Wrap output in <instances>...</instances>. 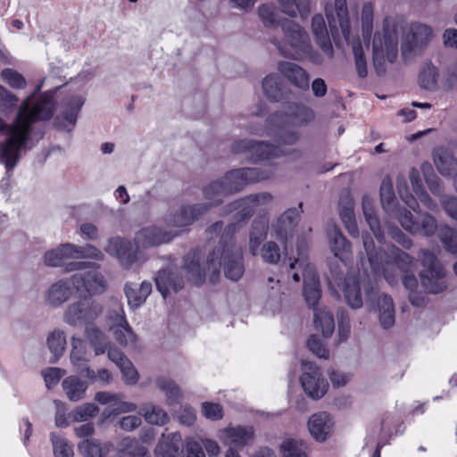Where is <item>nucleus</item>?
<instances>
[{
    "label": "nucleus",
    "instance_id": "nucleus-28",
    "mask_svg": "<svg viewBox=\"0 0 457 457\" xmlns=\"http://www.w3.org/2000/svg\"><path fill=\"white\" fill-rule=\"evenodd\" d=\"M378 312V320L381 327L385 329L392 328L395 324V306L391 296L377 292L375 301Z\"/></svg>",
    "mask_w": 457,
    "mask_h": 457
},
{
    "label": "nucleus",
    "instance_id": "nucleus-22",
    "mask_svg": "<svg viewBox=\"0 0 457 457\" xmlns=\"http://www.w3.org/2000/svg\"><path fill=\"white\" fill-rule=\"evenodd\" d=\"M208 211L209 206L206 204H195L192 205H182L177 212L170 214V216L166 219L167 226L169 228L189 226Z\"/></svg>",
    "mask_w": 457,
    "mask_h": 457
},
{
    "label": "nucleus",
    "instance_id": "nucleus-24",
    "mask_svg": "<svg viewBox=\"0 0 457 457\" xmlns=\"http://www.w3.org/2000/svg\"><path fill=\"white\" fill-rule=\"evenodd\" d=\"M307 428L317 442H325L333 432L334 420L328 412L320 411L309 418Z\"/></svg>",
    "mask_w": 457,
    "mask_h": 457
},
{
    "label": "nucleus",
    "instance_id": "nucleus-13",
    "mask_svg": "<svg viewBox=\"0 0 457 457\" xmlns=\"http://www.w3.org/2000/svg\"><path fill=\"white\" fill-rule=\"evenodd\" d=\"M104 307L96 300H79L69 304L63 313V321L71 327L95 325Z\"/></svg>",
    "mask_w": 457,
    "mask_h": 457
},
{
    "label": "nucleus",
    "instance_id": "nucleus-41",
    "mask_svg": "<svg viewBox=\"0 0 457 457\" xmlns=\"http://www.w3.org/2000/svg\"><path fill=\"white\" fill-rule=\"evenodd\" d=\"M139 415L152 425L163 426L169 421L166 411L152 403H144L140 406Z\"/></svg>",
    "mask_w": 457,
    "mask_h": 457
},
{
    "label": "nucleus",
    "instance_id": "nucleus-31",
    "mask_svg": "<svg viewBox=\"0 0 457 457\" xmlns=\"http://www.w3.org/2000/svg\"><path fill=\"white\" fill-rule=\"evenodd\" d=\"M362 212L367 224L379 244L385 243L384 231L374 209V202L369 195H364L361 202Z\"/></svg>",
    "mask_w": 457,
    "mask_h": 457
},
{
    "label": "nucleus",
    "instance_id": "nucleus-9",
    "mask_svg": "<svg viewBox=\"0 0 457 457\" xmlns=\"http://www.w3.org/2000/svg\"><path fill=\"white\" fill-rule=\"evenodd\" d=\"M398 56V35L394 29L384 26L382 31L375 33L372 41V62L378 76L386 73L388 65Z\"/></svg>",
    "mask_w": 457,
    "mask_h": 457
},
{
    "label": "nucleus",
    "instance_id": "nucleus-15",
    "mask_svg": "<svg viewBox=\"0 0 457 457\" xmlns=\"http://www.w3.org/2000/svg\"><path fill=\"white\" fill-rule=\"evenodd\" d=\"M106 325L120 345L131 346L136 345L137 337L125 318L122 306L118 302L114 303L108 312Z\"/></svg>",
    "mask_w": 457,
    "mask_h": 457
},
{
    "label": "nucleus",
    "instance_id": "nucleus-36",
    "mask_svg": "<svg viewBox=\"0 0 457 457\" xmlns=\"http://www.w3.org/2000/svg\"><path fill=\"white\" fill-rule=\"evenodd\" d=\"M257 14L263 27L270 29L282 28V23L286 20L279 16L277 7L271 4L259 5Z\"/></svg>",
    "mask_w": 457,
    "mask_h": 457
},
{
    "label": "nucleus",
    "instance_id": "nucleus-50",
    "mask_svg": "<svg viewBox=\"0 0 457 457\" xmlns=\"http://www.w3.org/2000/svg\"><path fill=\"white\" fill-rule=\"evenodd\" d=\"M155 383L157 387L165 395L167 403L173 404L179 402L182 394L179 386L173 380L165 377H159Z\"/></svg>",
    "mask_w": 457,
    "mask_h": 457
},
{
    "label": "nucleus",
    "instance_id": "nucleus-52",
    "mask_svg": "<svg viewBox=\"0 0 457 457\" xmlns=\"http://www.w3.org/2000/svg\"><path fill=\"white\" fill-rule=\"evenodd\" d=\"M438 71L432 64H426L419 74V84L426 90L435 91L437 88Z\"/></svg>",
    "mask_w": 457,
    "mask_h": 457
},
{
    "label": "nucleus",
    "instance_id": "nucleus-44",
    "mask_svg": "<svg viewBox=\"0 0 457 457\" xmlns=\"http://www.w3.org/2000/svg\"><path fill=\"white\" fill-rule=\"evenodd\" d=\"M69 400L78 402L84 397L87 384L75 376H70L63 379L62 384Z\"/></svg>",
    "mask_w": 457,
    "mask_h": 457
},
{
    "label": "nucleus",
    "instance_id": "nucleus-56",
    "mask_svg": "<svg viewBox=\"0 0 457 457\" xmlns=\"http://www.w3.org/2000/svg\"><path fill=\"white\" fill-rule=\"evenodd\" d=\"M259 254L263 262L270 264L278 263L281 257L280 248L273 241L265 243L261 248Z\"/></svg>",
    "mask_w": 457,
    "mask_h": 457
},
{
    "label": "nucleus",
    "instance_id": "nucleus-25",
    "mask_svg": "<svg viewBox=\"0 0 457 457\" xmlns=\"http://www.w3.org/2000/svg\"><path fill=\"white\" fill-rule=\"evenodd\" d=\"M278 71L295 87L303 91L309 88V74L300 65L282 61L278 63Z\"/></svg>",
    "mask_w": 457,
    "mask_h": 457
},
{
    "label": "nucleus",
    "instance_id": "nucleus-63",
    "mask_svg": "<svg viewBox=\"0 0 457 457\" xmlns=\"http://www.w3.org/2000/svg\"><path fill=\"white\" fill-rule=\"evenodd\" d=\"M337 319L339 342H345L351 333L350 318L345 311H341L337 315Z\"/></svg>",
    "mask_w": 457,
    "mask_h": 457
},
{
    "label": "nucleus",
    "instance_id": "nucleus-23",
    "mask_svg": "<svg viewBox=\"0 0 457 457\" xmlns=\"http://www.w3.org/2000/svg\"><path fill=\"white\" fill-rule=\"evenodd\" d=\"M83 104L84 98L80 96H72L66 99L61 113L56 117V126L66 131H71Z\"/></svg>",
    "mask_w": 457,
    "mask_h": 457
},
{
    "label": "nucleus",
    "instance_id": "nucleus-33",
    "mask_svg": "<svg viewBox=\"0 0 457 457\" xmlns=\"http://www.w3.org/2000/svg\"><path fill=\"white\" fill-rule=\"evenodd\" d=\"M66 345V334L62 329L54 328L48 333L46 336V346L52 354L50 358L52 363L57 362L64 354Z\"/></svg>",
    "mask_w": 457,
    "mask_h": 457
},
{
    "label": "nucleus",
    "instance_id": "nucleus-43",
    "mask_svg": "<svg viewBox=\"0 0 457 457\" xmlns=\"http://www.w3.org/2000/svg\"><path fill=\"white\" fill-rule=\"evenodd\" d=\"M434 163L438 172L444 177L453 174L454 164L457 162L453 155L446 149L438 147L433 153Z\"/></svg>",
    "mask_w": 457,
    "mask_h": 457
},
{
    "label": "nucleus",
    "instance_id": "nucleus-54",
    "mask_svg": "<svg viewBox=\"0 0 457 457\" xmlns=\"http://www.w3.org/2000/svg\"><path fill=\"white\" fill-rule=\"evenodd\" d=\"M352 48L356 72L360 78L364 79L368 75V67L363 48L359 39L353 40Z\"/></svg>",
    "mask_w": 457,
    "mask_h": 457
},
{
    "label": "nucleus",
    "instance_id": "nucleus-58",
    "mask_svg": "<svg viewBox=\"0 0 457 457\" xmlns=\"http://www.w3.org/2000/svg\"><path fill=\"white\" fill-rule=\"evenodd\" d=\"M74 259L90 258L97 261L104 259V253L92 245L79 246L73 245Z\"/></svg>",
    "mask_w": 457,
    "mask_h": 457
},
{
    "label": "nucleus",
    "instance_id": "nucleus-64",
    "mask_svg": "<svg viewBox=\"0 0 457 457\" xmlns=\"http://www.w3.org/2000/svg\"><path fill=\"white\" fill-rule=\"evenodd\" d=\"M308 348L319 358L327 360L329 357V351L316 336H311L307 342Z\"/></svg>",
    "mask_w": 457,
    "mask_h": 457
},
{
    "label": "nucleus",
    "instance_id": "nucleus-2",
    "mask_svg": "<svg viewBox=\"0 0 457 457\" xmlns=\"http://www.w3.org/2000/svg\"><path fill=\"white\" fill-rule=\"evenodd\" d=\"M237 230L236 223H230L223 229L222 221H217L206 229L207 238L209 240L219 238V243L209 253L204 266L201 263L199 250H193L185 256L183 270L190 281L200 285L208 276L210 281L214 283L219 278L221 265L227 278L237 281L243 276L245 272L243 249L234 237Z\"/></svg>",
    "mask_w": 457,
    "mask_h": 457
},
{
    "label": "nucleus",
    "instance_id": "nucleus-47",
    "mask_svg": "<svg viewBox=\"0 0 457 457\" xmlns=\"http://www.w3.org/2000/svg\"><path fill=\"white\" fill-rule=\"evenodd\" d=\"M282 12L295 18L298 14L305 19L310 12L309 0H278Z\"/></svg>",
    "mask_w": 457,
    "mask_h": 457
},
{
    "label": "nucleus",
    "instance_id": "nucleus-12",
    "mask_svg": "<svg viewBox=\"0 0 457 457\" xmlns=\"http://www.w3.org/2000/svg\"><path fill=\"white\" fill-rule=\"evenodd\" d=\"M272 200L273 196L269 192L249 195L228 204L225 207V213L236 212L237 222H245L254 212H267Z\"/></svg>",
    "mask_w": 457,
    "mask_h": 457
},
{
    "label": "nucleus",
    "instance_id": "nucleus-16",
    "mask_svg": "<svg viewBox=\"0 0 457 457\" xmlns=\"http://www.w3.org/2000/svg\"><path fill=\"white\" fill-rule=\"evenodd\" d=\"M325 13L332 37L336 39L338 36L339 28L344 38L350 44L352 33L346 0H335L333 4H327Z\"/></svg>",
    "mask_w": 457,
    "mask_h": 457
},
{
    "label": "nucleus",
    "instance_id": "nucleus-18",
    "mask_svg": "<svg viewBox=\"0 0 457 457\" xmlns=\"http://www.w3.org/2000/svg\"><path fill=\"white\" fill-rule=\"evenodd\" d=\"M218 437L228 450L237 452L253 442L254 429L251 426H228L219 431Z\"/></svg>",
    "mask_w": 457,
    "mask_h": 457
},
{
    "label": "nucleus",
    "instance_id": "nucleus-60",
    "mask_svg": "<svg viewBox=\"0 0 457 457\" xmlns=\"http://www.w3.org/2000/svg\"><path fill=\"white\" fill-rule=\"evenodd\" d=\"M269 220L266 216L256 218L251 226L249 237H257L266 239L268 232Z\"/></svg>",
    "mask_w": 457,
    "mask_h": 457
},
{
    "label": "nucleus",
    "instance_id": "nucleus-45",
    "mask_svg": "<svg viewBox=\"0 0 457 457\" xmlns=\"http://www.w3.org/2000/svg\"><path fill=\"white\" fill-rule=\"evenodd\" d=\"M125 294L128 299L129 304L137 308L140 306L148 297L152 292V284L147 281H143L138 287V295H136V286L129 285L125 286Z\"/></svg>",
    "mask_w": 457,
    "mask_h": 457
},
{
    "label": "nucleus",
    "instance_id": "nucleus-37",
    "mask_svg": "<svg viewBox=\"0 0 457 457\" xmlns=\"http://www.w3.org/2000/svg\"><path fill=\"white\" fill-rule=\"evenodd\" d=\"M85 336L96 356L104 354L109 347V340L105 334L96 325L85 328Z\"/></svg>",
    "mask_w": 457,
    "mask_h": 457
},
{
    "label": "nucleus",
    "instance_id": "nucleus-20",
    "mask_svg": "<svg viewBox=\"0 0 457 457\" xmlns=\"http://www.w3.org/2000/svg\"><path fill=\"white\" fill-rule=\"evenodd\" d=\"M303 204L298 207L289 208L285 211L271 225L272 233L277 239L287 242L293 237V232L300 220L303 212Z\"/></svg>",
    "mask_w": 457,
    "mask_h": 457
},
{
    "label": "nucleus",
    "instance_id": "nucleus-57",
    "mask_svg": "<svg viewBox=\"0 0 457 457\" xmlns=\"http://www.w3.org/2000/svg\"><path fill=\"white\" fill-rule=\"evenodd\" d=\"M420 170L430 191L434 195H439L442 192L440 187V179L434 174L431 164L428 162H424L421 164Z\"/></svg>",
    "mask_w": 457,
    "mask_h": 457
},
{
    "label": "nucleus",
    "instance_id": "nucleus-7",
    "mask_svg": "<svg viewBox=\"0 0 457 457\" xmlns=\"http://www.w3.org/2000/svg\"><path fill=\"white\" fill-rule=\"evenodd\" d=\"M281 31L282 38L271 37L270 42L282 56L301 60L310 54L311 39L304 28L294 21L285 20Z\"/></svg>",
    "mask_w": 457,
    "mask_h": 457
},
{
    "label": "nucleus",
    "instance_id": "nucleus-53",
    "mask_svg": "<svg viewBox=\"0 0 457 457\" xmlns=\"http://www.w3.org/2000/svg\"><path fill=\"white\" fill-rule=\"evenodd\" d=\"M50 439L54 457H73V445L66 438L55 433H51Z\"/></svg>",
    "mask_w": 457,
    "mask_h": 457
},
{
    "label": "nucleus",
    "instance_id": "nucleus-62",
    "mask_svg": "<svg viewBox=\"0 0 457 457\" xmlns=\"http://www.w3.org/2000/svg\"><path fill=\"white\" fill-rule=\"evenodd\" d=\"M397 182V189L398 193L402 198V200L412 210L415 211L418 204L415 198L408 192V187L405 180V178L402 175H399L396 179Z\"/></svg>",
    "mask_w": 457,
    "mask_h": 457
},
{
    "label": "nucleus",
    "instance_id": "nucleus-21",
    "mask_svg": "<svg viewBox=\"0 0 457 457\" xmlns=\"http://www.w3.org/2000/svg\"><path fill=\"white\" fill-rule=\"evenodd\" d=\"M397 220L402 227L411 234H422L425 236H432L437 228L436 220L434 217L428 214H424L421 217V223L413 220V216L410 211H399Z\"/></svg>",
    "mask_w": 457,
    "mask_h": 457
},
{
    "label": "nucleus",
    "instance_id": "nucleus-32",
    "mask_svg": "<svg viewBox=\"0 0 457 457\" xmlns=\"http://www.w3.org/2000/svg\"><path fill=\"white\" fill-rule=\"evenodd\" d=\"M328 245L333 254L340 259L344 258L350 253L351 245L340 229L335 226H329L327 230Z\"/></svg>",
    "mask_w": 457,
    "mask_h": 457
},
{
    "label": "nucleus",
    "instance_id": "nucleus-17",
    "mask_svg": "<svg viewBox=\"0 0 457 457\" xmlns=\"http://www.w3.org/2000/svg\"><path fill=\"white\" fill-rule=\"evenodd\" d=\"M302 370L300 381L305 394L313 399L321 398L326 394L328 385L320 369L312 361L303 360Z\"/></svg>",
    "mask_w": 457,
    "mask_h": 457
},
{
    "label": "nucleus",
    "instance_id": "nucleus-1",
    "mask_svg": "<svg viewBox=\"0 0 457 457\" xmlns=\"http://www.w3.org/2000/svg\"><path fill=\"white\" fill-rule=\"evenodd\" d=\"M314 119L313 111L303 104H292L285 112L269 116L264 125L251 123L247 131L259 137H269L275 144L253 139H239L231 145L234 154H249L253 163L279 158L287 154L285 145H295L299 137L296 129L307 125Z\"/></svg>",
    "mask_w": 457,
    "mask_h": 457
},
{
    "label": "nucleus",
    "instance_id": "nucleus-61",
    "mask_svg": "<svg viewBox=\"0 0 457 457\" xmlns=\"http://www.w3.org/2000/svg\"><path fill=\"white\" fill-rule=\"evenodd\" d=\"M373 12L370 4H364L361 11V29H362V37L363 39L366 40L370 38L373 25Z\"/></svg>",
    "mask_w": 457,
    "mask_h": 457
},
{
    "label": "nucleus",
    "instance_id": "nucleus-55",
    "mask_svg": "<svg viewBox=\"0 0 457 457\" xmlns=\"http://www.w3.org/2000/svg\"><path fill=\"white\" fill-rule=\"evenodd\" d=\"M79 453L85 457H103L104 451L96 439L82 440L78 445Z\"/></svg>",
    "mask_w": 457,
    "mask_h": 457
},
{
    "label": "nucleus",
    "instance_id": "nucleus-59",
    "mask_svg": "<svg viewBox=\"0 0 457 457\" xmlns=\"http://www.w3.org/2000/svg\"><path fill=\"white\" fill-rule=\"evenodd\" d=\"M1 77L10 87L13 88H23L26 86L24 77L12 69H4L1 72Z\"/></svg>",
    "mask_w": 457,
    "mask_h": 457
},
{
    "label": "nucleus",
    "instance_id": "nucleus-4",
    "mask_svg": "<svg viewBox=\"0 0 457 457\" xmlns=\"http://www.w3.org/2000/svg\"><path fill=\"white\" fill-rule=\"evenodd\" d=\"M363 247L367 260L361 259L357 276L349 275L338 278L337 285L344 293L346 303L353 309H360L363 304L361 288L364 289L367 300L375 301V282L383 277L390 285L397 284L396 273H392L383 263H378V253L373 251V240L367 233L362 234Z\"/></svg>",
    "mask_w": 457,
    "mask_h": 457
},
{
    "label": "nucleus",
    "instance_id": "nucleus-14",
    "mask_svg": "<svg viewBox=\"0 0 457 457\" xmlns=\"http://www.w3.org/2000/svg\"><path fill=\"white\" fill-rule=\"evenodd\" d=\"M432 37L429 26L420 22L411 23L402 37L401 52L404 59L420 54Z\"/></svg>",
    "mask_w": 457,
    "mask_h": 457
},
{
    "label": "nucleus",
    "instance_id": "nucleus-10",
    "mask_svg": "<svg viewBox=\"0 0 457 457\" xmlns=\"http://www.w3.org/2000/svg\"><path fill=\"white\" fill-rule=\"evenodd\" d=\"M424 269L420 273L422 287L428 293L439 294L446 288L445 271L436 256L428 250L419 253Z\"/></svg>",
    "mask_w": 457,
    "mask_h": 457
},
{
    "label": "nucleus",
    "instance_id": "nucleus-35",
    "mask_svg": "<svg viewBox=\"0 0 457 457\" xmlns=\"http://www.w3.org/2000/svg\"><path fill=\"white\" fill-rule=\"evenodd\" d=\"M69 259H74L73 244L70 243L47 251L44 256L45 264L52 267L61 266Z\"/></svg>",
    "mask_w": 457,
    "mask_h": 457
},
{
    "label": "nucleus",
    "instance_id": "nucleus-29",
    "mask_svg": "<svg viewBox=\"0 0 457 457\" xmlns=\"http://www.w3.org/2000/svg\"><path fill=\"white\" fill-rule=\"evenodd\" d=\"M312 31L321 51L331 57L333 55V46L325 20L321 14H316L312 17Z\"/></svg>",
    "mask_w": 457,
    "mask_h": 457
},
{
    "label": "nucleus",
    "instance_id": "nucleus-6",
    "mask_svg": "<svg viewBox=\"0 0 457 457\" xmlns=\"http://www.w3.org/2000/svg\"><path fill=\"white\" fill-rule=\"evenodd\" d=\"M176 229L149 225L139 229L134 237L136 249L131 243L121 237L111 238L104 250L110 255L116 257L120 265L126 269L141 266L148 256L145 249L168 244L179 236Z\"/></svg>",
    "mask_w": 457,
    "mask_h": 457
},
{
    "label": "nucleus",
    "instance_id": "nucleus-38",
    "mask_svg": "<svg viewBox=\"0 0 457 457\" xmlns=\"http://www.w3.org/2000/svg\"><path fill=\"white\" fill-rule=\"evenodd\" d=\"M280 457H309L306 443L296 437L284 439L279 445Z\"/></svg>",
    "mask_w": 457,
    "mask_h": 457
},
{
    "label": "nucleus",
    "instance_id": "nucleus-49",
    "mask_svg": "<svg viewBox=\"0 0 457 457\" xmlns=\"http://www.w3.org/2000/svg\"><path fill=\"white\" fill-rule=\"evenodd\" d=\"M180 453L181 448L179 436L175 434L172 435L170 442L169 441V436H163L155 448L157 457H180Z\"/></svg>",
    "mask_w": 457,
    "mask_h": 457
},
{
    "label": "nucleus",
    "instance_id": "nucleus-46",
    "mask_svg": "<svg viewBox=\"0 0 457 457\" xmlns=\"http://www.w3.org/2000/svg\"><path fill=\"white\" fill-rule=\"evenodd\" d=\"M409 178L412 186V189L419 197L420 202H421L428 209L431 211L436 210V204L424 190L420 171L417 169L412 168L410 171Z\"/></svg>",
    "mask_w": 457,
    "mask_h": 457
},
{
    "label": "nucleus",
    "instance_id": "nucleus-48",
    "mask_svg": "<svg viewBox=\"0 0 457 457\" xmlns=\"http://www.w3.org/2000/svg\"><path fill=\"white\" fill-rule=\"evenodd\" d=\"M438 237L445 251L457 254V229L449 226H442L438 230ZM454 273L457 276V262L453 265Z\"/></svg>",
    "mask_w": 457,
    "mask_h": 457
},
{
    "label": "nucleus",
    "instance_id": "nucleus-26",
    "mask_svg": "<svg viewBox=\"0 0 457 457\" xmlns=\"http://www.w3.org/2000/svg\"><path fill=\"white\" fill-rule=\"evenodd\" d=\"M75 292L71 276L66 279H60L52 284L45 293L46 302L53 307H59L67 302Z\"/></svg>",
    "mask_w": 457,
    "mask_h": 457
},
{
    "label": "nucleus",
    "instance_id": "nucleus-34",
    "mask_svg": "<svg viewBox=\"0 0 457 457\" xmlns=\"http://www.w3.org/2000/svg\"><path fill=\"white\" fill-rule=\"evenodd\" d=\"M264 96L272 102H279L285 96V87L278 74L271 73L262 79Z\"/></svg>",
    "mask_w": 457,
    "mask_h": 457
},
{
    "label": "nucleus",
    "instance_id": "nucleus-39",
    "mask_svg": "<svg viewBox=\"0 0 457 457\" xmlns=\"http://www.w3.org/2000/svg\"><path fill=\"white\" fill-rule=\"evenodd\" d=\"M203 194L204 199L207 201V203H204L203 204L208 205L209 209L220 205L224 198L229 195L220 179L205 186L203 189Z\"/></svg>",
    "mask_w": 457,
    "mask_h": 457
},
{
    "label": "nucleus",
    "instance_id": "nucleus-3",
    "mask_svg": "<svg viewBox=\"0 0 457 457\" xmlns=\"http://www.w3.org/2000/svg\"><path fill=\"white\" fill-rule=\"evenodd\" d=\"M55 109L53 92L45 93L36 102L33 96L24 100L12 124H5L0 120V132L6 136L0 144V162L6 169V175L16 167L23 152L31 149L32 125L37 120L51 118Z\"/></svg>",
    "mask_w": 457,
    "mask_h": 457
},
{
    "label": "nucleus",
    "instance_id": "nucleus-5",
    "mask_svg": "<svg viewBox=\"0 0 457 457\" xmlns=\"http://www.w3.org/2000/svg\"><path fill=\"white\" fill-rule=\"evenodd\" d=\"M305 240L299 237L296 243L297 258L290 262L287 271V277L292 278L296 283L303 279V294L307 304L313 309L315 327L328 337L335 329L334 317L328 310L316 307L321 295L320 280L315 268L307 260Z\"/></svg>",
    "mask_w": 457,
    "mask_h": 457
},
{
    "label": "nucleus",
    "instance_id": "nucleus-40",
    "mask_svg": "<svg viewBox=\"0 0 457 457\" xmlns=\"http://www.w3.org/2000/svg\"><path fill=\"white\" fill-rule=\"evenodd\" d=\"M71 363L77 369V370H79V369L89 361L87 343L84 339L77 336H72L71 337Z\"/></svg>",
    "mask_w": 457,
    "mask_h": 457
},
{
    "label": "nucleus",
    "instance_id": "nucleus-11",
    "mask_svg": "<svg viewBox=\"0 0 457 457\" xmlns=\"http://www.w3.org/2000/svg\"><path fill=\"white\" fill-rule=\"evenodd\" d=\"M275 167L269 168H241L228 171L221 179L226 190L229 195L241 191L250 183L259 182L270 179L274 174Z\"/></svg>",
    "mask_w": 457,
    "mask_h": 457
},
{
    "label": "nucleus",
    "instance_id": "nucleus-30",
    "mask_svg": "<svg viewBox=\"0 0 457 457\" xmlns=\"http://www.w3.org/2000/svg\"><path fill=\"white\" fill-rule=\"evenodd\" d=\"M353 200L349 195H345L339 201V215L347 232L353 237H359V228L355 220Z\"/></svg>",
    "mask_w": 457,
    "mask_h": 457
},
{
    "label": "nucleus",
    "instance_id": "nucleus-27",
    "mask_svg": "<svg viewBox=\"0 0 457 457\" xmlns=\"http://www.w3.org/2000/svg\"><path fill=\"white\" fill-rule=\"evenodd\" d=\"M155 285L158 291L165 298L170 290L177 292L183 287V279L175 272L172 267H168L157 273Z\"/></svg>",
    "mask_w": 457,
    "mask_h": 457
},
{
    "label": "nucleus",
    "instance_id": "nucleus-8",
    "mask_svg": "<svg viewBox=\"0 0 457 457\" xmlns=\"http://www.w3.org/2000/svg\"><path fill=\"white\" fill-rule=\"evenodd\" d=\"M67 270H78L71 276V283L76 293L81 295L103 294L107 288V281L100 270V265L90 262H74L67 265Z\"/></svg>",
    "mask_w": 457,
    "mask_h": 457
},
{
    "label": "nucleus",
    "instance_id": "nucleus-42",
    "mask_svg": "<svg viewBox=\"0 0 457 457\" xmlns=\"http://www.w3.org/2000/svg\"><path fill=\"white\" fill-rule=\"evenodd\" d=\"M380 198L382 205L388 214L395 219H397L399 211H403L404 209H395V196L393 189V183L389 177H386L383 179L380 186Z\"/></svg>",
    "mask_w": 457,
    "mask_h": 457
},
{
    "label": "nucleus",
    "instance_id": "nucleus-19",
    "mask_svg": "<svg viewBox=\"0 0 457 457\" xmlns=\"http://www.w3.org/2000/svg\"><path fill=\"white\" fill-rule=\"evenodd\" d=\"M373 251L378 253V263H381L382 261L384 267L388 268L389 271L396 273V275H398V272L395 264L403 272L410 271L414 266V258L395 245L388 246V252L386 253V251L376 249L373 245ZM399 276H397V278Z\"/></svg>",
    "mask_w": 457,
    "mask_h": 457
},
{
    "label": "nucleus",
    "instance_id": "nucleus-51",
    "mask_svg": "<svg viewBox=\"0 0 457 457\" xmlns=\"http://www.w3.org/2000/svg\"><path fill=\"white\" fill-rule=\"evenodd\" d=\"M98 412L99 408L96 404L87 403L73 409L69 413V419L72 422H87L96 417Z\"/></svg>",
    "mask_w": 457,
    "mask_h": 457
}]
</instances>
